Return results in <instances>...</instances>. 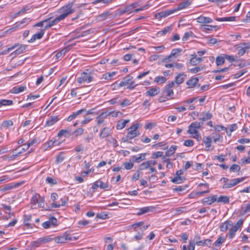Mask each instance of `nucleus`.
<instances>
[{"label": "nucleus", "mask_w": 250, "mask_h": 250, "mask_svg": "<svg viewBox=\"0 0 250 250\" xmlns=\"http://www.w3.org/2000/svg\"><path fill=\"white\" fill-rule=\"evenodd\" d=\"M167 81V79L163 76H156L154 80V82L158 84H162Z\"/></svg>", "instance_id": "4c0bfd02"}, {"label": "nucleus", "mask_w": 250, "mask_h": 250, "mask_svg": "<svg viewBox=\"0 0 250 250\" xmlns=\"http://www.w3.org/2000/svg\"><path fill=\"white\" fill-rule=\"evenodd\" d=\"M245 177H241V178H237L229 180L228 184H226V185H223V188H232L233 187L235 186V185H237L238 184L243 181L245 180Z\"/></svg>", "instance_id": "423d86ee"}, {"label": "nucleus", "mask_w": 250, "mask_h": 250, "mask_svg": "<svg viewBox=\"0 0 250 250\" xmlns=\"http://www.w3.org/2000/svg\"><path fill=\"white\" fill-rule=\"evenodd\" d=\"M196 21L200 23H209L212 22V20L209 17L200 16L196 19Z\"/></svg>", "instance_id": "6ab92c4d"}, {"label": "nucleus", "mask_w": 250, "mask_h": 250, "mask_svg": "<svg viewBox=\"0 0 250 250\" xmlns=\"http://www.w3.org/2000/svg\"><path fill=\"white\" fill-rule=\"evenodd\" d=\"M187 77V75L185 73H179L175 77V82L177 84H180L183 83L185 79Z\"/></svg>", "instance_id": "4be33fe9"}, {"label": "nucleus", "mask_w": 250, "mask_h": 250, "mask_svg": "<svg viewBox=\"0 0 250 250\" xmlns=\"http://www.w3.org/2000/svg\"><path fill=\"white\" fill-rule=\"evenodd\" d=\"M71 129L69 128L67 129H61L58 133V137L62 138V136L68 138L70 136Z\"/></svg>", "instance_id": "ddd939ff"}, {"label": "nucleus", "mask_w": 250, "mask_h": 250, "mask_svg": "<svg viewBox=\"0 0 250 250\" xmlns=\"http://www.w3.org/2000/svg\"><path fill=\"white\" fill-rule=\"evenodd\" d=\"M84 129L82 127H79L74 130L72 133V135H74L75 138L78 136H81L83 134Z\"/></svg>", "instance_id": "e433bc0d"}, {"label": "nucleus", "mask_w": 250, "mask_h": 250, "mask_svg": "<svg viewBox=\"0 0 250 250\" xmlns=\"http://www.w3.org/2000/svg\"><path fill=\"white\" fill-rule=\"evenodd\" d=\"M59 120V118L57 116H51L45 122V125L52 126L56 123Z\"/></svg>", "instance_id": "2eb2a0df"}, {"label": "nucleus", "mask_w": 250, "mask_h": 250, "mask_svg": "<svg viewBox=\"0 0 250 250\" xmlns=\"http://www.w3.org/2000/svg\"><path fill=\"white\" fill-rule=\"evenodd\" d=\"M110 128L107 127H104L100 134V137L102 139L108 137L110 134Z\"/></svg>", "instance_id": "c85d7f7f"}, {"label": "nucleus", "mask_w": 250, "mask_h": 250, "mask_svg": "<svg viewBox=\"0 0 250 250\" xmlns=\"http://www.w3.org/2000/svg\"><path fill=\"white\" fill-rule=\"evenodd\" d=\"M157 162L155 160H148L141 163L139 167V170H143L147 169H150L151 166H155Z\"/></svg>", "instance_id": "0eeeda50"}, {"label": "nucleus", "mask_w": 250, "mask_h": 250, "mask_svg": "<svg viewBox=\"0 0 250 250\" xmlns=\"http://www.w3.org/2000/svg\"><path fill=\"white\" fill-rule=\"evenodd\" d=\"M240 167L237 164H233L229 168L230 172H236L240 171Z\"/></svg>", "instance_id": "09e8293b"}, {"label": "nucleus", "mask_w": 250, "mask_h": 250, "mask_svg": "<svg viewBox=\"0 0 250 250\" xmlns=\"http://www.w3.org/2000/svg\"><path fill=\"white\" fill-rule=\"evenodd\" d=\"M201 241V240L200 236L198 234H197L195 235L193 240L191 241L196 245H197V246H198L199 244V242H200Z\"/></svg>", "instance_id": "338daca9"}, {"label": "nucleus", "mask_w": 250, "mask_h": 250, "mask_svg": "<svg viewBox=\"0 0 250 250\" xmlns=\"http://www.w3.org/2000/svg\"><path fill=\"white\" fill-rule=\"evenodd\" d=\"M242 214H250V202L247 204L245 207H242Z\"/></svg>", "instance_id": "c03bdc74"}, {"label": "nucleus", "mask_w": 250, "mask_h": 250, "mask_svg": "<svg viewBox=\"0 0 250 250\" xmlns=\"http://www.w3.org/2000/svg\"><path fill=\"white\" fill-rule=\"evenodd\" d=\"M86 110L84 108L81 109L76 112H73L72 114L68 116L67 119V121L68 122H70L75 118H76L78 115L81 114L83 112L85 111Z\"/></svg>", "instance_id": "393cba45"}, {"label": "nucleus", "mask_w": 250, "mask_h": 250, "mask_svg": "<svg viewBox=\"0 0 250 250\" xmlns=\"http://www.w3.org/2000/svg\"><path fill=\"white\" fill-rule=\"evenodd\" d=\"M199 82V79L197 77L191 78L187 81V84L188 86V88L194 87Z\"/></svg>", "instance_id": "b1692460"}, {"label": "nucleus", "mask_w": 250, "mask_h": 250, "mask_svg": "<svg viewBox=\"0 0 250 250\" xmlns=\"http://www.w3.org/2000/svg\"><path fill=\"white\" fill-rule=\"evenodd\" d=\"M216 27V25H202L201 26V28L204 30H212L213 28H215Z\"/></svg>", "instance_id": "052dcab7"}, {"label": "nucleus", "mask_w": 250, "mask_h": 250, "mask_svg": "<svg viewBox=\"0 0 250 250\" xmlns=\"http://www.w3.org/2000/svg\"><path fill=\"white\" fill-rule=\"evenodd\" d=\"M23 146H24V147L22 148H21L20 146H18L15 149V151H17V153L19 155L22 154V153L24 152L29 148V147L26 144H24Z\"/></svg>", "instance_id": "ea45409f"}, {"label": "nucleus", "mask_w": 250, "mask_h": 250, "mask_svg": "<svg viewBox=\"0 0 250 250\" xmlns=\"http://www.w3.org/2000/svg\"><path fill=\"white\" fill-rule=\"evenodd\" d=\"M203 142L205 144L206 148H209L211 147V143L212 142V138L211 136H205L203 138ZM209 149H208L207 150H208Z\"/></svg>", "instance_id": "bb28decb"}, {"label": "nucleus", "mask_w": 250, "mask_h": 250, "mask_svg": "<svg viewBox=\"0 0 250 250\" xmlns=\"http://www.w3.org/2000/svg\"><path fill=\"white\" fill-rule=\"evenodd\" d=\"M41 239L42 244H45L53 240V238H51L49 236L41 237Z\"/></svg>", "instance_id": "69168bd1"}, {"label": "nucleus", "mask_w": 250, "mask_h": 250, "mask_svg": "<svg viewBox=\"0 0 250 250\" xmlns=\"http://www.w3.org/2000/svg\"><path fill=\"white\" fill-rule=\"evenodd\" d=\"M176 11H177L176 9L166 10L158 13V15L159 16V18H165Z\"/></svg>", "instance_id": "aec40b11"}, {"label": "nucleus", "mask_w": 250, "mask_h": 250, "mask_svg": "<svg viewBox=\"0 0 250 250\" xmlns=\"http://www.w3.org/2000/svg\"><path fill=\"white\" fill-rule=\"evenodd\" d=\"M72 240L71 238L69 236V234L66 232L63 233L62 235H60L53 238V240L59 244H62L65 243L67 240Z\"/></svg>", "instance_id": "1a4fd4ad"}, {"label": "nucleus", "mask_w": 250, "mask_h": 250, "mask_svg": "<svg viewBox=\"0 0 250 250\" xmlns=\"http://www.w3.org/2000/svg\"><path fill=\"white\" fill-rule=\"evenodd\" d=\"M64 159V157L62 152H60L56 157L55 163L57 164L61 163Z\"/></svg>", "instance_id": "864d4df0"}, {"label": "nucleus", "mask_w": 250, "mask_h": 250, "mask_svg": "<svg viewBox=\"0 0 250 250\" xmlns=\"http://www.w3.org/2000/svg\"><path fill=\"white\" fill-rule=\"evenodd\" d=\"M140 125L139 124H135L128 128V132L127 134V138L132 139L135 137L139 136L140 134L138 130Z\"/></svg>", "instance_id": "20e7f679"}, {"label": "nucleus", "mask_w": 250, "mask_h": 250, "mask_svg": "<svg viewBox=\"0 0 250 250\" xmlns=\"http://www.w3.org/2000/svg\"><path fill=\"white\" fill-rule=\"evenodd\" d=\"M73 5V2H69L60 8V11L62 14L59 16L63 20H64L69 15L72 14L75 12V10L72 8Z\"/></svg>", "instance_id": "f03ea898"}, {"label": "nucleus", "mask_w": 250, "mask_h": 250, "mask_svg": "<svg viewBox=\"0 0 250 250\" xmlns=\"http://www.w3.org/2000/svg\"><path fill=\"white\" fill-rule=\"evenodd\" d=\"M38 196H39V197H41V196L40 195V194H36L35 195H34L32 197V198L31 199L30 203H31V204L32 205V208H36V207H34V206H36V204L38 202Z\"/></svg>", "instance_id": "473e14b6"}, {"label": "nucleus", "mask_w": 250, "mask_h": 250, "mask_svg": "<svg viewBox=\"0 0 250 250\" xmlns=\"http://www.w3.org/2000/svg\"><path fill=\"white\" fill-rule=\"evenodd\" d=\"M70 49L69 46H67L62 49L61 51L58 52L55 55L56 59H59V58L63 57L66 53H67Z\"/></svg>", "instance_id": "cd10ccee"}, {"label": "nucleus", "mask_w": 250, "mask_h": 250, "mask_svg": "<svg viewBox=\"0 0 250 250\" xmlns=\"http://www.w3.org/2000/svg\"><path fill=\"white\" fill-rule=\"evenodd\" d=\"M231 227V228L229 229L228 233V236L229 239H232L235 236L236 231L238 230L232 225Z\"/></svg>", "instance_id": "79ce46f5"}, {"label": "nucleus", "mask_w": 250, "mask_h": 250, "mask_svg": "<svg viewBox=\"0 0 250 250\" xmlns=\"http://www.w3.org/2000/svg\"><path fill=\"white\" fill-rule=\"evenodd\" d=\"M26 88L25 86H16L13 88L12 92L14 94H18L23 91Z\"/></svg>", "instance_id": "2f4dec72"}, {"label": "nucleus", "mask_w": 250, "mask_h": 250, "mask_svg": "<svg viewBox=\"0 0 250 250\" xmlns=\"http://www.w3.org/2000/svg\"><path fill=\"white\" fill-rule=\"evenodd\" d=\"M201 125L200 122H194L192 123L188 126V133L192 134L194 138L198 139L200 138V134L198 130L201 128Z\"/></svg>", "instance_id": "f257e3e1"}, {"label": "nucleus", "mask_w": 250, "mask_h": 250, "mask_svg": "<svg viewBox=\"0 0 250 250\" xmlns=\"http://www.w3.org/2000/svg\"><path fill=\"white\" fill-rule=\"evenodd\" d=\"M229 202V198L228 196L221 195L217 198V202L228 204Z\"/></svg>", "instance_id": "f704fd0d"}, {"label": "nucleus", "mask_w": 250, "mask_h": 250, "mask_svg": "<svg viewBox=\"0 0 250 250\" xmlns=\"http://www.w3.org/2000/svg\"><path fill=\"white\" fill-rule=\"evenodd\" d=\"M144 222L140 221L135 223H134L129 226L130 229H132L134 231H137L138 229L139 228L140 230L142 232L146 230L149 226V225L144 226Z\"/></svg>", "instance_id": "39448f33"}, {"label": "nucleus", "mask_w": 250, "mask_h": 250, "mask_svg": "<svg viewBox=\"0 0 250 250\" xmlns=\"http://www.w3.org/2000/svg\"><path fill=\"white\" fill-rule=\"evenodd\" d=\"M185 180V178L183 177L176 176L171 180V182L175 184H180Z\"/></svg>", "instance_id": "49530a36"}, {"label": "nucleus", "mask_w": 250, "mask_h": 250, "mask_svg": "<svg viewBox=\"0 0 250 250\" xmlns=\"http://www.w3.org/2000/svg\"><path fill=\"white\" fill-rule=\"evenodd\" d=\"M13 102L12 100H0V107L2 106L11 105H12Z\"/></svg>", "instance_id": "a18cd8bd"}, {"label": "nucleus", "mask_w": 250, "mask_h": 250, "mask_svg": "<svg viewBox=\"0 0 250 250\" xmlns=\"http://www.w3.org/2000/svg\"><path fill=\"white\" fill-rule=\"evenodd\" d=\"M233 223L231 221L227 220L222 223L220 226V229L221 231L225 232L227 230L229 227L232 226Z\"/></svg>", "instance_id": "a211bd4d"}, {"label": "nucleus", "mask_w": 250, "mask_h": 250, "mask_svg": "<svg viewBox=\"0 0 250 250\" xmlns=\"http://www.w3.org/2000/svg\"><path fill=\"white\" fill-rule=\"evenodd\" d=\"M212 117V114L209 112L206 113H202L200 114V117L199 120L201 121V123L211 119Z\"/></svg>", "instance_id": "412c9836"}, {"label": "nucleus", "mask_w": 250, "mask_h": 250, "mask_svg": "<svg viewBox=\"0 0 250 250\" xmlns=\"http://www.w3.org/2000/svg\"><path fill=\"white\" fill-rule=\"evenodd\" d=\"M46 20H47V22H49L52 27L55 25H56L60 21H62L63 20L62 19V18L60 16H59L57 17L54 19H52V18L50 17L49 18L46 19Z\"/></svg>", "instance_id": "5701e85b"}, {"label": "nucleus", "mask_w": 250, "mask_h": 250, "mask_svg": "<svg viewBox=\"0 0 250 250\" xmlns=\"http://www.w3.org/2000/svg\"><path fill=\"white\" fill-rule=\"evenodd\" d=\"M146 154L147 153H141L138 157L136 155H134L132 157V161L134 162L139 163L146 159Z\"/></svg>", "instance_id": "a878e982"}, {"label": "nucleus", "mask_w": 250, "mask_h": 250, "mask_svg": "<svg viewBox=\"0 0 250 250\" xmlns=\"http://www.w3.org/2000/svg\"><path fill=\"white\" fill-rule=\"evenodd\" d=\"M133 79V77L129 75L126 76L123 80L120 83L118 87L128 85Z\"/></svg>", "instance_id": "9b49d317"}, {"label": "nucleus", "mask_w": 250, "mask_h": 250, "mask_svg": "<svg viewBox=\"0 0 250 250\" xmlns=\"http://www.w3.org/2000/svg\"><path fill=\"white\" fill-rule=\"evenodd\" d=\"M191 3L190 0H185L180 3L176 8L177 11L181 10L188 7Z\"/></svg>", "instance_id": "f3484780"}, {"label": "nucleus", "mask_w": 250, "mask_h": 250, "mask_svg": "<svg viewBox=\"0 0 250 250\" xmlns=\"http://www.w3.org/2000/svg\"><path fill=\"white\" fill-rule=\"evenodd\" d=\"M171 30H172L171 27L168 26V27H167L165 28L162 30L160 31L159 32V34H160V35H166L167 33H168L170 31H171Z\"/></svg>", "instance_id": "e2e57ef3"}, {"label": "nucleus", "mask_w": 250, "mask_h": 250, "mask_svg": "<svg viewBox=\"0 0 250 250\" xmlns=\"http://www.w3.org/2000/svg\"><path fill=\"white\" fill-rule=\"evenodd\" d=\"M106 116V113L102 112L96 119L98 125H100L104 122V118Z\"/></svg>", "instance_id": "72a5a7b5"}, {"label": "nucleus", "mask_w": 250, "mask_h": 250, "mask_svg": "<svg viewBox=\"0 0 250 250\" xmlns=\"http://www.w3.org/2000/svg\"><path fill=\"white\" fill-rule=\"evenodd\" d=\"M46 182L52 185H54L57 184V181L56 179L52 178L50 177H47L46 178Z\"/></svg>", "instance_id": "0e129e2a"}, {"label": "nucleus", "mask_w": 250, "mask_h": 250, "mask_svg": "<svg viewBox=\"0 0 250 250\" xmlns=\"http://www.w3.org/2000/svg\"><path fill=\"white\" fill-rule=\"evenodd\" d=\"M61 204L60 203H58V202H55L51 203L50 204V206L48 207V208H46L45 209L47 210H50L51 208H59L61 207Z\"/></svg>", "instance_id": "13d9d810"}, {"label": "nucleus", "mask_w": 250, "mask_h": 250, "mask_svg": "<svg viewBox=\"0 0 250 250\" xmlns=\"http://www.w3.org/2000/svg\"><path fill=\"white\" fill-rule=\"evenodd\" d=\"M176 149V146H172L169 148V149L166 152V155L167 156H168L170 155H172L174 153L175 150Z\"/></svg>", "instance_id": "4d7b16f0"}, {"label": "nucleus", "mask_w": 250, "mask_h": 250, "mask_svg": "<svg viewBox=\"0 0 250 250\" xmlns=\"http://www.w3.org/2000/svg\"><path fill=\"white\" fill-rule=\"evenodd\" d=\"M235 17L232 16L224 18H217L215 20L218 21H235Z\"/></svg>", "instance_id": "c9c22d12"}, {"label": "nucleus", "mask_w": 250, "mask_h": 250, "mask_svg": "<svg viewBox=\"0 0 250 250\" xmlns=\"http://www.w3.org/2000/svg\"><path fill=\"white\" fill-rule=\"evenodd\" d=\"M93 80L92 73L89 69H86L85 71L81 74V76L77 79V82L79 83H82L83 82L90 83Z\"/></svg>", "instance_id": "7ed1b4c3"}, {"label": "nucleus", "mask_w": 250, "mask_h": 250, "mask_svg": "<svg viewBox=\"0 0 250 250\" xmlns=\"http://www.w3.org/2000/svg\"><path fill=\"white\" fill-rule=\"evenodd\" d=\"M26 46L25 45H21L12 54L19 55L23 52L25 50Z\"/></svg>", "instance_id": "de8ad7c7"}, {"label": "nucleus", "mask_w": 250, "mask_h": 250, "mask_svg": "<svg viewBox=\"0 0 250 250\" xmlns=\"http://www.w3.org/2000/svg\"><path fill=\"white\" fill-rule=\"evenodd\" d=\"M191 56V58L190 59L189 63L192 65H196L203 60L202 58L197 57L195 54H192Z\"/></svg>", "instance_id": "dca6fc26"}, {"label": "nucleus", "mask_w": 250, "mask_h": 250, "mask_svg": "<svg viewBox=\"0 0 250 250\" xmlns=\"http://www.w3.org/2000/svg\"><path fill=\"white\" fill-rule=\"evenodd\" d=\"M31 220V215H24V220L23 223L25 226H26L28 227H31V225L30 223V221Z\"/></svg>", "instance_id": "a19ab883"}, {"label": "nucleus", "mask_w": 250, "mask_h": 250, "mask_svg": "<svg viewBox=\"0 0 250 250\" xmlns=\"http://www.w3.org/2000/svg\"><path fill=\"white\" fill-rule=\"evenodd\" d=\"M225 241V238L220 236L214 242V245L215 247H220Z\"/></svg>", "instance_id": "6e6d98bb"}, {"label": "nucleus", "mask_w": 250, "mask_h": 250, "mask_svg": "<svg viewBox=\"0 0 250 250\" xmlns=\"http://www.w3.org/2000/svg\"><path fill=\"white\" fill-rule=\"evenodd\" d=\"M58 225V221L57 219L54 217H51L49 220L43 222L42 226L44 229H48L51 227H55Z\"/></svg>", "instance_id": "6e6552de"}, {"label": "nucleus", "mask_w": 250, "mask_h": 250, "mask_svg": "<svg viewBox=\"0 0 250 250\" xmlns=\"http://www.w3.org/2000/svg\"><path fill=\"white\" fill-rule=\"evenodd\" d=\"M44 34V30H41L40 31L37 33L33 35L30 40L28 41L29 42H33L36 40H39L42 38Z\"/></svg>", "instance_id": "4468645a"}, {"label": "nucleus", "mask_w": 250, "mask_h": 250, "mask_svg": "<svg viewBox=\"0 0 250 250\" xmlns=\"http://www.w3.org/2000/svg\"><path fill=\"white\" fill-rule=\"evenodd\" d=\"M20 23H18V22H16L14 24L13 27L5 31V33H11V32H14V31H16L18 28H20Z\"/></svg>", "instance_id": "603ef678"}, {"label": "nucleus", "mask_w": 250, "mask_h": 250, "mask_svg": "<svg viewBox=\"0 0 250 250\" xmlns=\"http://www.w3.org/2000/svg\"><path fill=\"white\" fill-rule=\"evenodd\" d=\"M150 6V4L148 3V2L147 3V4H146V5H145L144 6H142V7H141L140 8H137V9H135L134 10V12H138L140 11H143V10H146L148 8V7Z\"/></svg>", "instance_id": "680f3d73"}, {"label": "nucleus", "mask_w": 250, "mask_h": 250, "mask_svg": "<svg viewBox=\"0 0 250 250\" xmlns=\"http://www.w3.org/2000/svg\"><path fill=\"white\" fill-rule=\"evenodd\" d=\"M181 51H182V49L180 48L173 49L172 50V51L170 53L171 56H172L174 58V59L176 58L177 57L179 54L180 52H181Z\"/></svg>", "instance_id": "3c124183"}, {"label": "nucleus", "mask_w": 250, "mask_h": 250, "mask_svg": "<svg viewBox=\"0 0 250 250\" xmlns=\"http://www.w3.org/2000/svg\"><path fill=\"white\" fill-rule=\"evenodd\" d=\"M111 14V13L109 11H105V12H104V13L101 14L100 15H99V16H97V19L99 21H104V20H105L107 18V17L108 16V15H110Z\"/></svg>", "instance_id": "58836bf2"}, {"label": "nucleus", "mask_w": 250, "mask_h": 250, "mask_svg": "<svg viewBox=\"0 0 250 250\" xmlns=\"http://www.w3.org/2000/svg\"><path fill=\"white\" fill-rule=\"evenodd\" d=\"M124 166L126 169L129 170L133 168L134 164L132 162H125L124 164Z\"/></svg>", "instance_id": "774afa93"}, {"label": "nucleus", "mask_w": 250, "mask_h": 250, "mask_svg": "<svg viewBox=\"0 0 250 250\" xmlns=\"http://www.w3.org/2000/svg\"><path fill=\"white\" fill-rule=\"evenodd\" d=\"M116 74L115 72L106 73L103 75L102 78L105 80H110Z\"/></svg>", "instance_id": "8fccbe9b"}, {"label": "nucleus", "mask_w": 250, "mask_h": 250, "mask_svg": "<svg viewBox=\"0 0 250 250\" xmlns=\"http://www.w3.org/2000/svg\"><path fill=\"white\" fill-rule=\"evenodd\" d=\"M137 209L138 210V212L136 213L137 215L140 216L149 212H153L155 210V208L152 206H149L137 208Z\"/></svg>", "instance_id": "9d476101"}, {"label": "nucleus", "mask_w": 250, "mask_h": 250, "mask_svg": "<svg viewBox=\"0 0 250 250\" xmlns=\"http://www.w3.org/2000/svg\"><path fill=\"white\" fill-rule=\"evenodd\" d=\"M160 93V88L158 87L151 88L148 90L145 93L146 96L154 97Z\"/></svg>", "instance_id": "f8f14e48"}, {"label": "nucleus", "mask_w": 250, "mask_h": 250, "mask_svg": "<svg viewBox=\"0 0 250 250\" xmlns=\"http://www.w3.org/2000/svg\"><path fill=\"white\" fill-rule=\"evenodd\" d=\"M129 122V120H120L118 121L116 125L117 129L120 130L124 128Z\"/></svg>", "instance_id": "c756f323"}, {"label": "nucleus", "mask_w": 250, "mask_h": 250, "mask_svg": "<svg viewBox=\"0 0 250 250\" xmlns=\"http://www.w3.org/2000/svg\"><path fill=\"white\" fill-rule=\"evenodd\" d=\"M56 139L55 138H53L52 139L47 141L45 143H44L43 146L44 147V150H46L48 149L49 148L54 146V144L56 143Z\"/></svg>", "instance_id": "7c9ffc66"}, {"label": "nucleus", "mask_w": 250, "mask_h": 250, "mask_svg": "<svg viewBox=\"0 0 250 250\" xmlns=\"http://www.w3.org/2000/svg\"><path fill=\"white\" fill-rule=\"evenodd\" d=\"M163 93L168 97H171L174 94L173 91L171 88L165 86L164 90H163Z\"/></svg>", "instance_id": "37998d69"}, {"label": "nucleus", "mask_w": 250, "mask_h": 250, "mask_svg": "<svg viewBox=\"0 0 250 250\" xmlns=\"http://www.w3.org/2000/svg\"><path fill=\"white\" fill-rule=\"evenodd\" d=\"M225 62L224 57L221 56H218L216 59V64L217 65H221Z\"/></svg>", "instance_id": "bf43d9fd"}, {"label": "nucleus", "mask_w": 250, "mask_h": 250, "mask_svg": "<svg viewBox=\"0 0 250 250\" xmlns=\"http://www.w3.org/2000/svg\"><path fill=\"white\" fill-rule=\"evenodd\" d=\"M98 182L99 187L101 189H105L109 187V185L107 182L104 183L100 180H97Z\"/></svg>", "instance_id": "5fc2aeb1"}]
</instances>
